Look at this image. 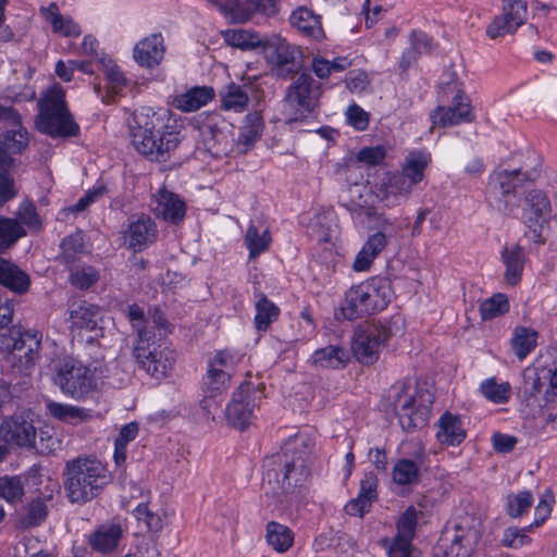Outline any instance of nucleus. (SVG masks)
Returning <instances> with one entry per match:
<instances>
[{
	"label": "nucleus",
	"mask_w": 557,
	"mask_h": 557,
	"mask_svg": "<svg viewBox=\"0 0 557 557\" xmlns=\"http://www.w3.org/2000/svg\"><path fill=\"white\" fill-rule=\"evenodd\" d=\"M317 446L315 436L300 432L289 437L282 451L267 460L263 479L265 494L281 498L309 478L310 463Z\"/></svg>",
	"instance_id": "nucleus-1"
},
{
	"label": "nucleus",
	"mask_w": 557,
	"mask_h": 557,
	"mask_svg": "<svg viewBox=\"0 0 557 557\" xmlns=\"http://www.w3.org/2000/svg\"><path fill=\"white\" fill-rule=\"evenodd\" d=\"M168 110L143 107L134 111L129 132L134 148L151 161L165 162L177 149L182 137Z\"/></svg>",
	"instance_id": "nucleus-2"
},
{
	"label": "nucleus",
	"mask_w": 557,
	"mask_h": 557,
	"mask_svg": "<svg viewBox=\"0 0 557 557\" xmlns=\"http://www.w3.org/2000/svg\"><path fill=\"white\" fill-rule=\"evenodd\" d=\"M64 491L72 504L84 505L98 497L111 482L107 466L90 456H79L65 463Z\"/></svg>",
	"instance_id": "nucleus-3"
},
{
	"label": "nucleus",
	"mask_w": 557,
	"mask_h": 557,
	"mask_svg": "<svg viewBox=\"0 0 557 557\" xmlns=\"http://www.w3.org/2000/svg\"><path fill=\"white\" fill-rule=\"evenodd\" d=\"M540 158L529 154L518 168L495 171L486 191L488 203L503 214L512 213L519 206L520 189L540 175Z\"/></svg>",
	"instance_id": "nucleus-4"
},
{
	"label": "nucleus",
	"mask_w": 557,
	"mask_h": 557,
	"mask_svg": "<svg viewBox=\"0 0 557 557\" xmlns=\"http://www.w3.org/2000/svg\"><path fill=\"white\" fill-rule=\"evenodd\" d=\"M387 400L401 429L412 432L426 425L434 396L429 389L419 388L416 382L406 379L391 386Z\"/></svg>",
	"instance_id": "nucleus-5"
},
{
	"label": "nucleus",
	"mask_w": 557,
	"mask_h": 557,
	"mask_svg": "<svg viewBox=\"0 0 557 557\" xmlns=\"http://www.w3.org/2000/svg\"><path fill=\"white\" fill-rule=\"evenodd\" d=\"M36 127L52 138L77 137L81 127L70 112L65 101V90L53 84L42 92L38 101Z\"/></svg>",
	"instance_id": "nucleus-6"
},
{
	"label": "nucleus",
	"mask_w": 557,
	"mask_h": 557,
	"mask_svg": "<svg viewBox=\"0 0 557 557\" xmlns=\"http://www.w3.org/2000/svg\"><path fill=\"white\" fill-rule=\"evenodd\" d=\"M393 297L391 283L386 278H372L350 287L341 302L339 311L349 321L381 311Z\"/></svg>",
	"instance_id": "nucleus-7"
},
{
	"label": "nucleus",
	"mask_w": 557,
	"mask_h": 557,
	"mask_svg": "<svg viewBox=\"0 0 557 557\" xmlns=\"http://www.w3.org/2000/svg\"><path fill=\"white\" fill-rule=\"evenodd\" d=\"M401 331L400 319L359 326L355 331L351 343L356 359L363 364H373L379 359L384 345Z\"/></svg>",
	"instance_id": "nucleus-8"
},
{
	"label": "nucleus",
	"mask_w": 557,
	"mask_h": 557,
	"mask_svg": "<svg viewBox=\"0 0 557 557\" xmlns=\"http://www.w3.org/2000/svg\"><path fill=\"white\" fill-rule=\"evenodd\" d=\"M97 381V369H91L74 358H65L54 368V384L64 395L76 400H82L94 392Z\"/></svg>",
	"instance_id": "nucleus-9"
},
{
	"label": "nucleus",
	"mask_w": 557,
	"mask_h": 557,
	"mask_svg": "<svg viewBox=\"0 0 557 557\" xmlns=\"http://www.w3.org/2000/svg\"><path fill=\"white\" fill-rule=\"evenodd\" d=\"M322 86L309 73L298 74L286 89L284 112L288 120L306 119L319 107Z\"/></svg>",
	"instance_id": "nucleus-10"
},
{
	"label": "nucleus",
	"mask_w": 557,
	"mask_h": 557,
	"mask_svg": "<svg viewBox=\"0 0 557 557\" xmlns=\"http://www.w3.org/2000/svg\"><path fill=\"white\" fill-rule=\"evenodd\" d=\"M133 356L143 370L158 380L168 376L176 361L173 349L162 345L156 346L154 338L149 337L134 343Z\"/></svg>",
	"instance_id": "nucleus-11"
},
{
	"label": "nucleus",
	"mask_w": 557,
	"mask_h": 557,
	"mask_svg": "<svg viewBox=\"0 0 557 557\" xmlns=\"http://www.w3.org/2000/svg\"><path fill=\"white\" fill-rule=\"evenodd\" d=\"M263 51L271 72L280 78H287L300 67L301 51L280 35L267 36Z\"/></svg>",
	"instance_id": "nucleus-12"
},
{
	"label": "nucleus",
	"mask_w": 557,
	"mask_h": 557,
	"mask_svg": "<svg viewBox=\"0 0 557 557\" xmlns=\"http://www.w3.org/2000/svg\"><path fill=\"white\" fill-rule=\"evenodd\" d=\"M445 537L450 542L447 554L454 557H470L481 537V523L473 516H459L445 530Z\"/></svg>",
	"instance_id": "nucleus-13"
},
{
	"label": "nucleus",
	"mask_w": 557,
	"mask_h": 557,
	"mask_svg": "<svg viewBox=\"0 0 557 557\" xmlns=\"http://www.w3.org/2000/svg\"><path fill=\"white\" fill-rule=\"evenodd\" d=\"M527 16V0H503V12L494 17L486 28V34L492 39L513 34L525 23Z\"/></svg>",
	"instance_id": "nucleus-14"
},
{
	"label": "nucleus",
	"mask_w": 557,
	"mask_h": 557,
	"mask_svg": "<svg viewBox=\"0 0 557 557\" xmlns=\"http://www.w3.org/2000/svg\"><path fill=\"white\" fill-rule=\"evenodd\" d=\"M125 247L135 252L143 251L158 238V227L147 214L132 215L122 233Z\"/></svg>",
	"instance_id": "nucleus-15"
},
{
	"label": "nucleus",
	"mask_w": 557,
	"mask_h": 557,
	"mask_svg": "<svg viewBox=\"0 0 557 557\" xmlns=\"http://www.w3.org/2000/svg\"><path fill=\"white\" fill-rule=\"evenodd\" d=\"M550 213V202L547 196L539 189H532L525 196V207L523 208L524 223L532 232V237L537 243H543V224L547 221Z\"/></svg>",
	"instance_id": "nucleus-16"
},
{
	"label": "nucleus",
	"mask_w": 557,
	"mask_h": 557,
	"mask_svg": "<svg viewBox=\"0 0 557 557\" xmlns=\"http://www.w3.org/2000/svg\"><path fill=\"white\" fill-rule=\"evenodd\" d=\"M413 186L397 171L387 172L375 187L376 198L387 208L399 206L407 200Z\"/></svg>",
	"instance_id": "nucleus-17"
},
{
	"label": "nucleus",
	"mask_w": 557,
	"mask_h": 557,
	"mask_svg": "<svg viewBox=\"0 0 557 557\" xmlns=\"http://www.w3.org/2000/svg\"><path fill=\"white\" fill-rule=\"evenodd\" d=\"M0 438L20 447L36 445V429L24 413H15L0 424Z\"/></svg>",
	"instance_id": "nucleus-18"
},
{
	"label": "nucleus",
	"mask_w": 557,
	"mask_h": 557,
	"mask_svg": "<svg viewBox=\"0 0 557 557\" xmlns=\"http://www.w3.org/2000/svg\"><path fill=\"white\" fill-rule=\"evenodd\" d=\"M433 126L448 127L460 123H468L474 120L470 99L461 91H458L450 107H437L431 114Z\"/></svg>",
	"instance_id": "nucleus-19"
},
{
	"label": "nucleus",
	"mask_w": 557,
	"mask_h": 557,
	"mask_svg": "<svg viewBox=\"0 0 557 557\" xmlns=\"http://www.w3.org/2000/svg\"><path fill=\"white\" fill-rule=\"evenodd\" d=\"M98 65L106 77L107 85L101 87L99 84H95L94 90L103 103H113L117 97L123 96L128 82L112 60L100 59Z\"/></svg>",
	"instance_id": "nucleus-20"
},
{
	"label": "nucleus",
	"mask_w": 557,
	"mask_h": 557,
	"mask_svg": "<svg viewBox=\"0 0 557 557\" xmlns=\"http://www.w3.org/2000/svg\"><path fill=\"white\" fill-rule=\"evenodd\" d=\"M248 392L249 386L240 384L225 409V417L228 423L239 430H244L250 423L253 416L255 405L248 399Z\"/></svg>",
	"instance_id": "nucleus-21"
},
{
	"label": "nucleus",
	"mask_w": 557,
	"mask_h": 557,
	"mask_svg": "<svg viewBox=\"0 0 557 557\" xmlns=\"http://www.w3.org/2000/svg\"><path fill=\"white\" fill-rule=\"evenodd\" d=\"M425 458V448L418 443L413 459L401 458L394 465L393 481L401 486L416 484L419 481L420 468L424 465Z\"/></svg>",
	"instance_id": "nucleus-22"
},
{
	"label": "nucleus",
	"mask_w": 557,
	"mask_h": 557,
	"mask_svg": "<svg viewBox=\"0 0 557 557\" xmlns=\"http://www.w3.org/2000/svg\"><path fill=\"white\" fill-rule=\"evenodd\" d=\"M228 11L234 21L244 23L255 13L268 17L274 16L278 11V5L277 0H230Z\"/></svg>",
	"instance_id": "nucleus-23"
},
{
	"label": "nucleus",
	"mask_w": 557,
	"mask_h": 557,
	"mask_svg": "<svg viewBox=\"0 0 557 557\" xmlns=\"http://www.w3.org/2000/svg\"><path fill=\"white\" fill-rule=\"evenodd\" d=\"M151 208L158 218L174 224L184 219L186 211L185 202L166 189H161L154 195Z\"/></svg>",
	"instance_id": "nucleus-24"
},
{
	"label": "nucleus",
	"mask_w": 557,
	"mask_h": 557,
	"mask_svg": "<svg viewBox=\"0 0 557 557\" xmlns=\"http://www.w3.org/2000/svg\"><path fill=\"white\" fill-rule=\"evenodd\" d=\"M164 44L161 34H152L140 41L134 47V59L144 67H154L163 59Z\"/></svg>",
	"instance_id": "nucleus-25"
},
{
	"label": "nucleus",
	"mask_w": 557,
	"mask_h": 557,
	"mask_svg": "<svg viewBox=\"0 0 557 557\" xmlns=\"http://www.w3.org/2000/svg\"><path fill=\"white\" fill-rule=\"evenodd\" d=\"M99 307L86 300L74 301L67 309L72 331H94L98 325Z\"/></svg>",
	"instance_id": "nucleus-26"
},
{
	"label": "nucleus",
	"mask_w": 557,
	"mask_h": 557,
	"mask_svg": "<svg viewBox=\"0 0 557 557\" xmlns=\"http://www.w3.org/2000/svg\"><path fill=\"white\" fill-rule=\"evenodd\" d=\"M436 437L441 444L458 446L466 438V430L460 417L445 412L438 420Z\"/></svg>",
	"instance_id": "nucleus-27"
},
{
	"label": "nucleus",
	"mask_w": 557,
	"mask_h": 557,
	"mask_svg": "<svg viewBox=\"0 0 557 557\" xmlns=\"http://www.w3.org/2000/svg\"><path fill=\"white\" fill-rule=\"evenodd\" d=\"M431 162V156L423 150L410 151L397 171L404 175L406 180L414 187L417 184L424 180V172Z\"/></svg>",
	"instance_id": "nucleus-28"
},
{
	"label": "nucleus",
	"mask_w": 557,
	"mask_h": 557,
	"mask_svg": "<svg viewBox=\"0 0 557 557\" xmlns=\"http://www.w3.org/2000/svg\"><path fill=\"white\" fill-rule=\"evenodd\" d=\"M264 128L263 117L260 112L248 113L240 127L237 139V148L242 153L251 149L261 138Z\"/></svg>",
	"instance_id": "nucleus-29"
},
{
	"label": "nucleus",
	"mask_w": 557,
	"mask_h": 557,
	"mask_svg": "<svg viewBox=\"0 0 557 557\" xmlns=\"http://www.w3.org/2000/svg\"><path fill=\"white\" fill-rule=\"evenodd\" d=\"M214 98V90L208 86H196L186 92L176 95L173 106L183 112H194Z\"/></svg>",
	"instance_id": "nucleus-30"
},
{
	"label": "nucleus",
	"mask_w": 557,
	"mask_h": 557,
	"mask_svg": "<svg viewBox=\"0 0 557 557\" xmlns=\"http://www.w3.org/2000/svg\"><path fill=\"white\" fill-rule=\"evenodd\" d=\"M502 259L506 267L504 278L507 284L517 285L522 276L525 252L519 245L506 246L502 251Z\"/></svg>",
	"instance_id": "nucleus-31"
},
{
	"label": "nucleus",
	"mask_w": 557,
	"mask_h": 557,
	"mask_svg": "<svg viewBox=\"0 0 557 557\" xmlns=\"http://www.w3.org/2000/svg\"><path fill=\"white\" fill-rule=\"evenodd\" d=\"M0 285L17 294H24L30 285L29 276L10 260L0 258Z\"/></svg>",
	"instance_id": "nucleus-32"
},
{
	"label": "nucleus",
	"mask_w": 557,
	"mask_h": 557,
	"mask_svg": "<svg viewBox=\"0 0 557 557\" xmlns=\"http://www.w3.org/2000/svg\"><path fill=\"white\" fill-rule=\"evenodd\" d=\"M349 352L337 345H330L324 348L317 349L311 356V363L322 369H341L349 361Z\"/></svg>",
	"instance_id": "nucleus-33"
},
{
	"label": "nucleus",
	"mask_w": 557,
	"mask_h": 557,
	"mask_svg": "<svg viewBox=\"0 0 557 557\" xmlns=\"http://www.w3.org/2000/svg\"><path fill=\"white\" fill-rule=\"evenodd\" d=\"M289 21L295 28L309 38L319 40L324 35L320 17L307 8L296 9Z\"/></svg>",
	"instance_id": "nucleus-34"
},
{
	"label": "nucleus",
	"mask_w": 557,
	"mask_h": 557,
	"mask_svg": "<svg viewBox=\"0 0 557 557\" xmlns=\"http://www.w3.org/2000/svg\"><path fill=\"white\" fill-rule=\"evenodd\" d=\"M122 532L120 524L101 525L89 535L88 543L95 550L107 554L116 548Z\"/></svg>",
	"instance_id": "nucleus-35"
},
{
	"label": "nucleus",
	"mask_w": 557,
	"mask_h": 557,
	"mask_svg": "<svg viewBox=\"0 0 557 557\" xmlns=\"http://www.w3.org/2000/svg\"><path fill=\"white\" fill-rule=\"evenodd\" d=\"M221 108L226 111L243 112L249 103L245 86L231 83L220 91Z\"/></svg>",
	"instance_id": "nucleus-36"
},
{
	"label": "nucleus",
	"mask_w": 557,
	"mask_h": 557,
	"mask_svg": "<svg viewBox=\"0 0 557 557\" xmlns=\"http://www.w3.org/2000/svg\"><path fill=\"white\" fill-rule=\"evenodd\" d=\"M223 38L228 46L242 50H255L263 48L267 36L262 37L258 33L248 29H230L223 33Z\"/></svg>",
	"instance_id": "nucleus-37"
},
{
	"label": "nucleus",
	"mask_w": 557,
	"mask_h": 557,
	"mask_svg": "<svg viewBox=\"0 0 557 557\" xmlns=\"http://www.w3.org/2000/svg\"><path fill=\"white\" fill-rule=\"evenodd\" d=\"M265 540L277 553H285L294 544V533L287 525L270 521L265 528Z\"/></svg>",
	"instance_id": "nucleus-38"
},
{
	"label": "nucleus",
	"mask_w": 557,
	"mask_h": 557,
	"mask_svg": "<svg viewBox=\"0 0 557 557\" xmlns=\"http://www.w3.org/2000/svg\"><path fill=\"white\" fill-rule=\"evenodd\" d=\"M256 317L255 325L258 331H267L270 324L277 320L280 308L263 293H256Z\"/></svg>",
	"instance_id": "nucleus-39"
},
{
	"label": "nucleus",
	"mask_w": 557,
	"mask_h": 557,
	"mask_svg": "<svg viewBox=\"0 0 557 557\" xmlns=\"http://www.w3.org/2000/svg\"><path fill=\"white\" fill-rule=\"evenodd\" d=\"M47 408L53 418L73 424L87 421L91 417L90 410L67 404L49 401Z\"/></svg>",
	"instance_id": "nucleus-40"
},
{
	"label": "nucleus",
	"mask_w": 557,
	"mask_h": 557,
	"mask_svg": "<svg viewBox=\"0 0 557 557\" xmlns=\"http://www.w3.org/2000/svg\"><path fill=\"white\" fill-rule=\"evenodd\" d=\"M351 65L346 57L327 60L322 55H314L311 60V70L320 79H327L335 73H342Z\"/></svg>",
	"instance_id": "nucleus-41"
},
{
	"label": "nucleus",
	"mask_w": 557,
	"mask_h": 557,
	"mask_svg": "<svg viewBox=\"0 0 557 557\" xmlns=\"http://www.w3.org/2000/svg\"><path fill=\"white\" fill-rule=\"evenodd\" d=\"M40 344L41 335L37 331H26L21 333L20 330L16 329L14 344H12L13 352L23 351L26 362H32L34 360V355L38 352Z\"/></svg>",
	"instance_id": "nucleus-42"
},
{
	"label": "nucleus",
	"mask_w": 557,
	"mask_h": 557,
	"mask_svg": "<svg viewBox=\"0 0 557 557\" xmlns=\"http://www.w3.org/2000/svg\"><path fill=\"white\" fill-rule=\"evenodd\" d=\"M12 129L4 132L0 138L3 150L8 153H21L28 145L29 138L26 128L21 124L12 125Z\"/></svg>",
	"instance_id": "nucleus-43"
},
{
	"label": "nucleus",
	"mask_w": 557,
	"mask_h": 557,
	"mask_svg": "<svg viewBox=\"0 0 557 557\" xmlns=\"http://www.w3.org/2000/svg\"><path fill=\"white\" fill-rule=\"evenodd\" d=\"M232 374L226 371L208 366L207 373L202 379V388L208 396L212 397L225 391L231 383Z\"/></svg>",
	"instance_id": "nucleus-44"
},
{
	"label": "nucleus",
	"mask_w": 557,
	"mask_h": 557,
	"mask_svg": "<svg viewBox=\"0 0 557 557\" xmlns=\"http://www.w3.org/2000/svg\"><path fill=\"white\" fill-rule=\"evenodd\" d=\"M25 235L26 232L17 220L0 215V250L11 248Z\"/></svg>",
	"instance_id": "nucleus-45"
},
{
	"label": "nucleus",
	"mask_w": 557,
	"mask_h": 557,
	"mask_svg": "<svg viewBox=\"0 0 557 557\" xmlns=\"http://www.w3.org/2000/svg\"><path fill=\"white\" fill-rule=\"evenodd\" d=\"M138 435V424L129 422L123 425L120 430L119 436L114 443L113 459L116 466H121L126 460L127 444L136 438Z\"/></svg>",
	"instance_id": "nucleus-46"
},
{
	"label": "nucleus",
	"mask_w": 557,
	"mask_h": 557,
	"mask_svg": "<svg viewBox=\"0 0 557 557\" xmlns=\"http://www.w3.org/2000/svg\"><path fill=\"white\" fill-rule=\"evenodd\" d=\"M536 332L527 327H518L511 339V347L515 355L524 359L536 346Z\"/></svg>",
	"instance_id": "nucleus-47"
},
{
	"label": "nucleus",
	"mask_w": 557,
	"mask_h": 557,
	"mask_svg": "<svg viewBox=\"0 0 557 557\" xmlns=\"http://www.w3.org/2000/svg\"><path fill=\"white\" fill-rule=\"evenodd\" d=\"M271 237L268 230H263L262 233L259 228L250 224L245 235V243L249 250V257L256 258L261 252L265 251L270 245Z\"/></svg>",
	"instance_id": "nucleus-48"
},
{
	"label": "nucleus",
	"mask_w": 557,
	"mask_h": 557,
	"mask_svg": "<svg viewBox=\"0 0 557 557\" xmlns=\"http://www.w3.org/2000/svg\"><path fill=\"white\" fill-rule=\"evenodd\" d=\"M510 389L509 383H497L494 377L484 380L480 385L484 397L494 404H505L510 396Z\"/></svg>",
	"instance_id": "nucleus-49"
},
{
	"label": "nucleus",
	"mask_w": 557,
	"mask_h": 557,
	"mask_svg": "<svg viewBox=\"0 0 557 557\" xmlns=\"http://www.w3.org/2000/svg\"><path fill=\"white\" fill-rule=\"evenodd\" d=\"M509 310V302L504 294H494L484 300L480 306V313L483 320H491L506 313Z\"/></svg>",
	"instance_id": "nucleus-50"
},
{
	"label": "nucleus",
	"mask_w": 557,
	"mask_h": 557,
	"mask_svg": "<svg viewBox=\"0 0 557 557\" xmlns=\"http://www.w3.org/2000/svg\"><path fill=\"white\" fill-rule=\"evenodd\" d=\"M61 258L66 263H73L83 253L84 236L82 232L69 235L61 244Z\"/></svg>",
	"instance_id": "nucleus-51"
},
{
	"label": "nucleus",
	"mask_w": 557,
	"mask_h": 557,
	"mask_svg": "<svg viewBox=\"0 0 557 557\" xmlns=\"http://www.w3.org/2000/svg\"><path fill=\"white\" fill-rule=\"evenodd\" d=\"M127 318L132 324V327L137 333L136 341L144 338H154V334L151 333L147 327V319L145 318L144 309L137 305H131L127 307Z\"/></svg>",
	"instance_id": "nucleus-52"
},
{
	"label": "nucleus",
	"mask_w": 557,
	"mask_h": 557,
	"mask_svg": "<svg viewBox=\"0 0 557 557\" xmlns=\"http://www.w3.org/2000/svg\"><path fill=\"white\" fill-rule=\"evenodd\" d=\"M99 280L98 271L90 267H79L71 270L70 282L79 289H88Z\"/></svg>",
	"instance_id": "nucleus-53"
},
{
	"label": "nucleus",
	"mask_w": 557,
	"mask_h": 557,
	"mask_svg": "<svg viewBox=\"0 0 557 557\" xmlns=\"http://www.w3.org/2000/svg\"><path fill=\"white\" fill-rule=\"evenodd\" d=\"M24 486L18 476H0V498L8 503H15L22 499Z\"/></svg>",
	"instance_id": "nucleus-54"
},
{
	"label": "nucleus",
	"mask_w": 557,
	"mask_h": 557,
	"mask_svg": "<svg viewBox=\"0 0 557 557\" xmlns=\"http://www.w3.org/2000/svg\"><path fill=\"white\" fill-rule=\"evenodd\" d=\"M532 525L528 528L509 527L504 531L502 543L504 546L509 548H521L531 543V537L528 535V531Z\"/></svg>",
	"instance_id": "nucleus-55"
},
{
	"label": "nucleus",
	"mask_w": 557,
	"mask_h": 557,
	"mask_svg": "<svg viewBox=\"0 0 557 557\" xmlns=\"http://www.w3.org/2000/svg\"><path fill=\"white\" fill-rule=\"evenodd\" d=\"M533 496L528 491L519 492L516 495H508L507 510L508 515L518 518L522 516L533 504Z\"/></svg>",
	"instance_id": "nucleus-56"
},
{
	"label": "nucleus",
	"mask_w": 557,
	"mask_h": 557,
	"mask_svg": "<svg viewBox=\"0 0 557 557\" xmlns=\"http://www.w3.org/2000/svg\"><path fill=\"white\" fill-rule=\"evenodd\" d=\"M240 361V357L227 349L219 350L216 354L209 360L208 366L214 367L216 369L226 371L232 374L237 363Z\"/></svg>",
	"instance_id": "nucleus-57"
},
{
	"label": "nucleus",
	"mask_w": 557,
	"mask_h": 557,
	"mask_svg": "<svg viewBox=\"0 0 557 557\" xmlns=\"http://www.w3.org/2000/svg\"><path fill=\"white\" fill-rule=\"evenodd\" d=\"M418 522V512L413 506H410L400 516L397 522V535L413 539Z\"/></svg>",
	"instance_id": "nucleus-58"
},
{
	"label": "nucleus",
	"mask_w": 557,
	"mask_h": 557,
	"mask_svg": "<svg viewBox=\"0 0 557 557\" xmlns=\"http://www.w3.org/2000/svg\"><path fill=\"white\" fill-rule=\"evenodd\" d=\"M386 157V150L382 146L364 147L358 151L355 161L368 166L381 164Z\"/></svg>",
	"instance_id": "nucleus-59"
},
{
	"label": "nucleus",
	"mask_w": 557,
	"mask_h": 557,
	"mask_svg": "<svg viewBox=\"0 0 557 557\" xmlns=\"http://www.w3.org/2000/svg\"><path fill=\"white\" fill-rule=\"evenodd\" d=\"M412 539L397 535L387 546L388 557H418L411 544Z\"/></svg>",
	"instance_id": "nucleus-60"
},
{
	"label": "nucleus",
	"mask_w": 557,
	"mask_h": 557,
	"mask_svg": "<svg viewBox=\"0 0 557 557\" xmlns=\"http://www.w3.org/2000/svg\"><path fill=\"white\" fill-rule=\"evenodd\" d=\"M134 515L138 521H143L147 529L152 532H159L162 529V520L157 515L149 510L146 504H139L135 510Z\"/></svg>",
	"instance_id": "nucleus-61"
},
{
	"label": "nucleus",
	"mask_w": 557,
	"mask_h": 557,
	"mask_svg": "<svg viewBox=\"0 0 557 557\" xmlns=\"http://www.w3.org/2000/svg\"><path fill=\"white\" fill-rule=\"evenodd\" d=\"M346 119L348 124L357 131H364L369 125V114L357 104L348 107L346 111Z\"/></svg>",
	"instance_id": "nucleus-62"
},
{
	"label": "nucleus",
	"mask_w": 557,
	"mask_h": 557,
	"mask_svg": "<svg viewBox=\"0 0 557 557\" xmlns=\"http://www.w3.org/2000/svg\"><path fill=\"white\" fill-rule=\"evenodd\" d=\"M542 388L543 382L534 370L524 372L522 389L527 397H536L542 392Z\"/></svg>",
	"instance_id": "nucleus-63"
},
{
	"label": "nucleus",
	"mask_w": 557,
	"mask_h": 557,
	"mask_svg": "<svg viewBox=\"0 0 557 557\" xmlns=\"http://www.w3.org/2000/svg\"><path fill=\"white\" fill-rule=\"evenodd\" d=\"M372 500L358 494V496L345 506V511L350 516L362 517L371 508Z\"/></svg>",
	"instance_id": "nucleus-64"
}]
</instances>
